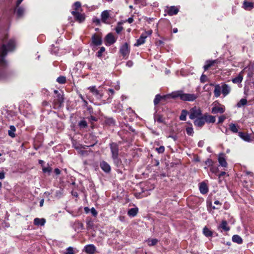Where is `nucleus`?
<instances>
[{
	"instance_id": "obj_63",
	"label": "nucleus",
	"mask_w": 254,
	"mask_h": 254,
	"mask_svg": "<svg viewBox=\"0 0 254 254\" xmlns=\"http://www.w3.org/2000/svg\"><path fill=\"white\" fill-rule=\"evenodd\" d=\"M214 204H216V205H221V203L220 202V201L219 200H215L214 201Z\"/></svg>"
},
{
	"instance_id": "obj_50",
	"label": "nucleus",
	"mask_w": 254,
	"mask_h": 254,
	"mask_svg": "<svg viewBox=\"0 0 254 254\" xmlns=\"http://www.w3.org/2000/svg\"><path fill=\"white\" fill-rule=\"evenodd\" d=\"M226 119V117L225 115L221 116L219 117L218 124L222 123Z\"/></svg>"
},
{
	"instance_id": "obj_1",
	"label": "nucleus",
	"mask_w": 254,
	"mask_h": 254,
	"mask_svg": "<svg viewBox=\"0 0 254 254\" xmlns=\"http://www.w3.org/2000/svg\"><path fill=\"white\" fill-rule=\"evenodd\" d=\"M15 47V42L13 40H10L6 45L3 44L0 47V65L5 64L4 57L7 55L8 51H12Z\"/></svg>"
},
{
	"instance_id": "obj_31",
	"label": "nucleus",
	"mask_w": 254,
	"mask_h": 254,
	"mask_svg": "<svg viewBox=\"0 0 254 254\" xmlns=\"http://www.w3.org/2000/svg\"><path fill=\"white\" fill-rule=\"evenodd\" d=\"M216 62V60L213 61H207L205 63V64L204 65L203 68L205 70L208 69L209 67L212 66L214 63Z\"/></svg>"
},
{
	"instance_id": "obj_62",
	"label": "nucleus",
	"mask_w": 254,
	"mask_h": 254,
	"mask_svg": "<svg viewBox=\"0 0 254 254\" xmlns=\"http://www.w3.org/2000/svg\"><path fill=\"white\" fill-rule=\"evenodd\" d=\"M42 104H43V106H46L48 105L49 103L48 102L45 101L43 102Z\"/></svg>"
},
{
	"instance_id": "obj_46",
	"label": "nucleus",
	"mask_w": 254,
	"mask_h": 254,
	"mask_svg": "<svg viewBox=\"0 0 254 254\" xmlns=\"http://www.w3.org/2000/svg\"><path fill=\"white\" fill-rule=\"evenodd\" d=\"M52 168L50 167H43L42 169V171L44 173H48L50 174L52 171Z\"/></svg>"
},
{
	"instance_id": "obj_42",
	"label": "nucleus",
	"mask_w": 254,
	"mask_h": 254,
	"mask_svg": "<svg viewBox=\"0 0 254 254\" xmlns=\"http://www.w3.org/2000/svg\"><path fill=\"white\" fill-rule=\"evenodd\" d=\"M24 10L22 7H18L16 10V14L18 17L22 16L24 14Z\"/></svg>"
},
{
	"instance_id": "obj_43",
	"label": "nucleus",
	"mask_w": 254,
	"mask_h": 254,
	"mask_svg": "<svg viewBox=\"0 0 254 254\" xmlns=\"http://www.w3.org/2000/svg\"><path fill=\"white\" fill-rule=\"evenodd\" d=\"M57 81L61 84H64L66 82L65 77L64 76H61L58 77L57 79Z\"/></svg>"
},
{
	"instance_id": "obj_55",
	"label": "nucleus",
	"mask_w": 254,
	"mask_h": 254,
	"mask_svg": "<svg viewBox=\"0 0 254 254\" xmlns=\"http://www.w3.org/2000/svg\"><path fill=\"white\" fill-rule=\"evenodd\" d=\"M54 172L55 173V174L57 175H60L61 174V171L58 168H56L55 170H54Z\"/></svg>"
},
{
	"instance_id": "obj_17",
	"label": "nucleus",
	"mask_w": 254,
	"mask_h": 254,
	"mask_svg": "<svg viewBox=\"0 0 254 254\" xmlns=\"http://www.w3.org/2000/svg\"><path fill=\"white\" fill-rule=\"evenodd\" d=\"M222 89V93L224 96L227 95L230 92V87L226 84H223L221 87Z\"/></svg>"
},
{
	"instance_id": "obj_51",
	"label": "nucleus",
	"mask_w": 254,
	"mask_h": 254,
	"mask_svg": "<svg viewBox=\"0 0 254 254\" xmlns=\"http://www.w3.org/2000/svg\"><path fill=\"white\" fill-rule=\"evenodd\" d=\"M123 27L121 25H118L116 28V31L118 34H119L123 30Z\"/></svg>"
},
{
	"instance_id": "obj_14",
	"label": "nucleus",
	"mask_w": 254,
	"mask_h": 254,
	"mask_svg": "<svg viewBox=\"0 0 254 254\" xmlns=\"http://www.w3.org/2000/svg\"><path fill=\"white\" fill-rule=\"evenodd\" d=\"M171 98V96L170 94L161 96L159 94H157L156 95L155 98L154 100V104L155 105H157L161 100H165L166 98Z\"/></svg>"
},
{
	"instance_id": "obj_39",
	"label": "nucleus",
	"mask_w": 254,
	"mask_h": 254,
	"mask_svg": "<svg viewBox=\"0 0 254 254\" xmlns=\"http://www.w3.org/2000/svg\"><path fill=\"white\" fill-rule=\"evenodd\" d=\"M154 120L160 123H164V119L160 115H155L154 116Z\"/></svg>"
},
{
	"instance_id": "obj_52",
	"label": "nucleus",
	"mask_w": 254,
	"mask_h": 254,
	"mask_svg": "<svg viewBox=\"0 0 254 254\" xmlns=\"http://www.w3.org/2000/svg\"><path fill=\"white\" fill-rule=\"evenodd\" d=\"M90 211L91 213L94 216L96 217L97 215L98 212L94 207H92Z\"/></svg>"
},
{
	"instance_id": "obj_35",
	"label": "nucleus",
	"mask_w": 254,
	"mask_h": 254,
	"mask_svg": "<svg viewBox=\"0 0 254 254\" xmlns=\"http://www.w3.org/2000/svg\"><path fill=\"white\" fill-rule=\"evenodd\" d=\"M203 233L206 237H211L213 235V232L206 226L203 229Z\"/></svg>"
},
{
	"instance_id": "obj_4",
	"label": "nucleus",
	"mask_w": 254,
	"mask_h": 254,
	"mask_svg": "<svg viewBox=\"0 0 254 254\" xmlns=\"http://www.w3.org/2000/svg\"><path fill=\"white\" fill-rule=\"evenodd\" d=\"M201 116H202V113L200 108L194 106L190 110L189 118L190 119L194 120Z\"/></svg>"
},
{
	"instance_id": "obj_37",
	"label": "nucleus",
	"mask_w": 254,
	"mask_h": 254,
	"mask_svg": "<svg viewBox=\"0 0 254 254\" xmlns=\"http://www.w3.org/2000/svg\"><path fill=\"white\" fill-rule=\"evenodd\" d=\"M229 128L230 130L234 133L238 132V127L235 124H230Z\"/></svg>"
},
{
	"instance_id": "obj_59",
	"label": "nucleus",
	"mask_w": 254,
	"mask_h": 254,
	"mask_svg": "<svg viewBox=\"0 0 254 254\" xmlns=\"http://www.w3.org/2000/svg\"><path fill=\"white\" fill-rule=\"evenodd\" d=\"M133 21V19L132 18V17H129L128 18V19L127 20V21L129 23H131Z\"/></svg>"
},
{
	"instance_id": "obj_24",
	"label": "nucleus",
	"mask_w": 254,
	"mask_h": 254,
	"mask_svg": "<svg viewBox=\"0 0 254 254\" xmlns=\"http://www.w3.org/2000/svg\"><path fill=\"white\" fill-rule=\"evenodd\" d=\"M107 42L111 44H114L116 42V39L114 38V35L112 33H109L106 37Z\"/></svg>"
},
{
	"instance_id": "obj_34",
	"label": "nucleus",
	"mask_w": 254,
	"mask_h": 254,
	"mask_svg": "<svg viewBox=\"0 0 254 254\" xmlns=\"http://www.w3.org/2000/svg\"><path fill=\"white\" fill-rule=\"evenodd\" d=\"M112 158L113 160L114 164L118 167L120 166L122 163L121 159L119 158V156H112Z\"/></svg>"
},
{
	"instance_id": "obj_36",
	"label": "nucleus",
	"mask_w": 254,
	"mask_h": 254,
	"mask_svg": "<svg viewBox=\"0 0 254 254\" xmlns=\"http://www.w3.org/2000/svg\"><path fill=\"white\" fill-rule=\"evenodd\" d=\"M158 242V240L157 239H148L146 240L147 244L149 246H155Z\"/></svg>"
},
{
	"instance_id": "obj_28",
	"label": "nucleus",
	"mask_w": 254,
	"mask_h": 254,
	"mask_svg": "<svg viewBox=\"0 0 254 254\" xmlns=\"http://www.w3.org/2000/svg\"><path fill=\"white\" fill-rule=\"evenodd\" d=\"M109 17V13L108 11L104 10L102 12L101 19L103 22L106 23V21L108 19Z\"/></svg>"
},
{
	"instance_id": "obj_64",
	"label": "nucleus",
	"mask_w": 254,
	"mask_h": 254,
	"mask_svg": "<svg viewBox=\"0 0 254 254\" xmlns=\"http://www.w3.org/2000/svg\"><path fill=\"white\" fill-rule=\"evenodd\" d=\"M84 210L86 213H88L89 212V208L87 207L84 208Z\"/></svg>"
},
{
	"instance_id": "obj_15",
	"label": "nucleus",
	"mask_w": 254,
	"mask_h": 254,
	"mask_svg": "<svg viewBox=\"0 0 254 254\" xmlns=\"http://www.w3.org/2000/svg\"><path fill=\"white\" fill-rule=\"evenodd\" d=\"M100 166L106 173H109L111 171V168L110 165L105 161L100 162Z\"/></svg>"
},
{
	"instance_id": "obj_53",
	"label": "nucleus",
	"mask_w": 254,
	"mask_h": 254,
	"mask_svg": "<svg viewBox=\"0 0 254 254\" xmlns=\"http://www.w3.org/2000/svg\"><path fill=\"white\" fill-rule=\"evenodd\" d=\"M206 79H207V76L205 75L202 74L200 77V81L202 83H204L205 82H206Z\"/></svg>"
},
{
	"instance_id": "obj_45",
	"label": "nucleus",
	"mask_w": 254,
	"mask_h": 254,
	"mask_svg": "<svg viewBox=\"0 0 254 254\" xmlns=\"http://www.w3.org/2000/svg\"><path fill=\"white\" fill-rule=\"evenodd\" d=\"M186 132L189 135H192L194 132L193 128L192 127H187Z\"/></svg>"
},
{
	"instance_id": "obj_58",
	"label": "nucleus",
	"mask_w": 254,
	"mask_h": 254,
	"mask_svg": "<svg viewBox=\"0 0 254 254\" xmlns=\"http://www.w3.org/2000/svg\"><path fill=\"white\" fill-rule=\"evenodd\" d=\"M133 64V63L131 61H128L127 63V65L129 67H130Z\"/></svg>"
},
{
	"instance_id": "obj_2",
	"label": "nucleus",
	"mask_w": 254,
	"mask_h": 254,
	"mask_svg": "<svg viewBox=\"0 0 254 254\" xmlns=\"http://www.w3.org/2000/svg\"><path fill=\"white\" fill-rule=\"evenodd\" d=\"M172 98L179 97L181 100L185 101L192 102L197 97L198 95L195 94L184 93L183 91L179 90L170 94Z\"/></svg>"
},
{
	"instance_id": "obj_13",
	"label": "nucleus",
	"mask_w": 254,
	"mask_h": 254,
	"mask_svg": "<svg viewBox=\"0 0 254 254\" xmlns=\"http://www.w3.org/2000/svg\"><path fill=\"white\" fill-rule=\"evenodd\" d=\"M225 155L224 153H220L218 156V162L220 166L223 167H227L228 164L225 158Z\"/></svg>"
},
{
	"instance_id": "obj_54",
	"label": "nucleus",
	"mask_w": 254,
	"mask_h": 254,
	"mask_svg": "<svg viewBox=\"0 0 254 254\" xmlns=\"http://www.w3.org/2000/svg\"><path fill=\"white\" fill-rule=\"evenodd\" d=\"M74 6L75 7V9L77 10L81 6V3L79 1H76L74 3Z\"/></svg>"
},
{
	"instance_id": "obj_12",
	"label": "nucleus",
	"mask_w": 254,
	"mask_h": 254,
	"mask_svg": "<svg viewBox=\"0 0 254 254\" xmlns=\"http://www.w3.org/2000/svg\"><path fill=\"white\" fill-rule=\"evenodd\" d=\"M84 251L88 254H94L96 251V248L93 244L88 245L85 246Z\"/></svg>"
},
{
	"instance_id": "obj_19",
	"label": "nucleus",
	"mask_w": 254,
	"mask_h": 254,
	"mask_svg": "<svg viewBox=\"0 0 254 254\" xmlns=\"http://www.w3.org/2000/svg\"><path fill=\"white\" fill-rule=\"evenodd\" d=\"M243 8L247 10H250L254 7V4L253 2L245 0L243 3Z\"/></svg>"
},
{
	"instance_id": "obj_3",
	"label": "nucleus",
	"mask_w": 254,
	"mask_h": 254,
	"mask_svg": "<svg viewBox=\"0 0 254 254\" xmlns=\"http://www.w3.org/2000/svg\"><path fill=\"white\" fill-rule=\"evenodd\" d=\"M54 92L56 94V96L55 97V99L54 100V105L55 106L54 108H59L63 105L64 102L63 94L60 93L57 90H55Z\"/></svg>"
},
{
	"instance_id": "obj_20",
	"label": "nucleus",
	"mask_w": 254,
	"mask_h": 254,
	"mask_svg": "<svg viewBox=\"0 0 254 254\" xmlns=\"http://www.w3.org/2000/svg\"><path fill=\"white\" fill-rule=\"evenodd\" d=\"M218 229H222L224 231H229L230 229V227L228 226L227 221L225 220H222L220 225L218 226Z\"/></svg>"
},
{
	"instance_id": "obj_48",
	"label": "nucleus",
	"mask_w": 254,
	"mask_h": 254,
	"mask_svg": "<svg viewBox=\"0 0 254 254\" xmlns=\"http://www.w3.org/2000/svg\"><path fill=\"white\" fill-rule=\"evenodd\" d=\"M155 150L158 153H163L165 151V147L164 146H160L159 147L156 148Z\"/></svg>"
},
{
	"instance_id": "obj_56",
	"label": "nucleus",
	"mask_w": 254,
	"mask_h": 254,
	"mask_svg": "<svg viewBox=\"0 0 254 254\" xmlns=\"http://www.w3.org/2000/svg\"><path fill=\"white\" fill-rule=\"evenodd\" d=\"M206 164L209 165H212V161L211 159H208L206 162Z\"/></svg>"
},
{
	"instance_id": "obj_49",
	"label": "nucleus",
	"mask_w": 254,
	"mask_h": 254,
	"mask_svg": "<svg viewBox=\"0 0 254 254\" xmlns=\"http://www.w3.org/2000/svg\"><path fill=\"white\" fill-rule=\"evenodd\" d=\"M105 51V48L103 47H101L100 49V50L97 52V56L98 57H101L102 56V54L103 52H104Z\"/></svg>"
},
{
	"instance_id": "obj_25",
	"label": "nucleus",
	"mask_w": 254,
	"mask_h": 254,
	"mask_svg": "<svg viewBox=\"0 0 254 254\" xmlns=\"http://www.w3.org/2000/svg\"><path fill=\"white\" fill-rule=\"evenodd\" d=\"M179 12V9L175 6H171L168 10V14L169 15H173L177 14Z\"/></svg>"
},
{
	"instance_id": "obj_10",
	"label": "nucleus",
	"mask_w": 254,
	"mask_h": 254,
	"mask_svg": "<svg viewBox=\"0 0 254 254\" xmlns=\"http://www.w3.org/2000/svg\"><path fill=\"white\" fill-rule=\"evenodd\" d=\"M71 13L74 16L75 20L80 23L83 22L85 19V16L83 14H81L76 11H72Z\"/></svg>"
},
{
	"instance_id": "obj_60",
	"label": "nucleus",
	"mask_w": 254,
	"mask_h": 254,
	"mask_svg": "<svg viewBox=\"0 0 254 254\" xmlns=\"http://www.w3.org/2000/svg\"><path fill=\"white\" fill-rule=\"evenodd\" d=\"M226 174L225 172H222L221 173L218 175L219 178H221V177L223 176Z\"/></svg>"
},
{
	"instance_id": "obj_23",
	"label": "nucleus",
	"mask_w": 254,
	"mask_h": 254,
	"mask_svg": "<svg viewBox=\"0 0 254 254\" xmlns=\"http://www.w3.org/2000/svg\"><path fill=\"white\" fill-rule=\"evenodd\" d=\"M203 117L206 123H214L215 122L216 119L214 116L205 114L203 115Z\"/></svg>"
},
{
	"instance_id": "obj_47",
	"label": "nucleus",
	"mask_w": 254,
	"mask_h": 254,
	"mask_svg": "<svg viewBox=\"0 0 254 254\" xmlns=\"http://www.w3.org/2000/svg\"><path fill=\"white\" fill-rule=\"evenodd\" d=\"M210 170L212 173L215 174H216L219 171V169L217 167L213 166L212 165L211 166Z\"/></svg>"
},
{
	"instance_id": "obj_30",
	"label": "nucleus",
	"mask_w": 254,
	"mask_h": 254,
	"mask_svg": "<svg viewBox=\"0 0 254 254\" xmlns=\"http://www.w3.org/2000/svg\"><path fill=\"white\" fill-rule=\"evenodd\" d=\"M232 241L239 244H241L243 243V239L238 235H235L232 237Z\"/></svg>"
},
{
	"instance_id": "obj_16",
	"label": "nucleus",
	"mask_w": 254,
	"mask_h": 254,
	"mask_svg": "<svg viewBox=\"0 0 254 254\" xmlns=\"http://www.w3.org/2000/svg\"><path fill=\"white\" fill-rule=\"evenodd\" d=\"M243 79V71H241L239 74L235 78L232 79L233 83L239 84L241 83Z\"/></svg>"
},
{
	"instance_id": "obj_33",
	"label": "nucleus",
	"mask_w": 254,
	"mask_h": 254,
	"mask_svg": "<svg viewBox=\"0 0 254 254\" xmlns=\"http://www.w3.org/2000/svg\"><path fill=\"white\" fill-rule=\"evenodd\" d=\"M188 114H189V112H188L186 110H183L179 117L180 120L181 121H186L187 119V116Z\"/></svg>"
},
{
	"instance_id": "obj_8",
	"label": "nucleus",
	"mask_w": 254,
	"mask_h": 254,
	"mask_svg": "<svg viewBox=\"0 0 254 254\" xmlns=\"http://www.w3.org/2000/svg\"><path fill=\"white\" fill-rule=\"evenodd\" d=\"M129 48L127 43H125L120 48V52L124 57L128 56L129 53Z\"/></svg>"
},
{
	"instance_id": "obj_7",
	"label": "nucleus",
	"mask_w": 254,
	"mask_h": 254,
	"mask_svg": "<svg viewBox=\"0 0 254 254\" xmlns=\"http://www.w3.org/2000/svg\"><path fill=\"white\" fill-rule=\"evenodd\" d=\"M111 152L112 156H119V146L115 142H112L109 145Z\"/></svg>"
},
{
	"instance_id": "obj_18",
	"label": "nucleus",
	"mask_w": 254,
	"mask_h": 254,
	"mask_svg": "<svg viewBox=\"0 0 254 254\" xmlns=\"http://www.w3.org/2000/svg\"><path fill=\"white\" fill-rule=\"evenodd\" d=\"M238 134H239V136L244 141H247V142L251 141V137H250V135L248 133H245L243 132H239Z\"/></svg>"
},
{
	"instance_id": "obj_27",
	"label": "nucleus",
	"mask_w": 254,
	"mask_h": 254,
	"mask_svg": "<svg viewBox=\"0 0 254 254\" xmlns=\"http://www.w3.org/2000/svg\"><path fill=\"white\" fill-rule=\"evenodd\" d=\"M16 131V128L14 126H10L9 127V129L8 131V135L11 137L14 138L15 137V132Z\"/></svg>"
},
{
	"instance_id": "obj_44",
	"label": "nucleus",
	"mask_w": 254,
	"mask_h": 254,
	"mask_svg": "<svg viewBox=\"0 0 254 254\" xmlns=\"http://www.w3.org/2000/svg\"><path fill=\"white\" fill-rule=\"evenodd\" d=\"M64 254H75V253L74 252L73 248L71 247H69L66 249V252Z\"/></svg>"
},
{
	"instance_id": "obj_6",
	"label": "nucleus",
	"mask_w": 254,
	"mask_h": 254,
	"mask_svg": "<svg viewBox=\"0 0 254 254\" xmlns=\"http://www.w3.org/2000/svg\"><path fill=\"white\" fill-rule=\"evenodd\" d=\"M152 33L151 31H148L143 33L140 38L136 41V43L134 44L135 46H139L145 43V39L148 36L150 35Z\"/></svg>"
},
{
	"instance_id": "obj_32",
	"label": "nucleus",
	"mask_w": 254,
	"mask_h": 254,
	"mask_svg": "<svg viewBox=\"0 0 254 254\" xmlns=\"http://www.w3.org/2000/svg\"><path fill=\"white\" fill-rule=\"evenodd\" d=\"M138 210V208L136 207L131 208L128 211L127 214L129 216L134 217L136 215Z\"/></svg>"
},
{
	"instance_id": "obj_26",
	"label": "nucleus",
	"mask_w": 254,
	"mask_h": 254,
	"mask_svg": "<svg viewBox=\"0 0 254 254\" xmlns=\"http://www.w3.org/2000/svg\"><path fill=\"white\" fill-rule=\"evenodd\" d=\"M199 190L202 194L206 193L208 191V187L206 184L204 183H201L199 186Z\"/></svg>"
},
{
	"instance_id": "obj_11",
	"label": "nucleus",
	"mask_w": 254,
	"mask_h": 254,
	"mask_svg": "<svg viewBox=\"0 0 254 254\" xmlns=\"http://www.w3.org/2000/svg\"><path fill=\"white\" fill-rule=\"evenodd\" d=\"M90 91L98 99H100L102 97V94L100 93L95 86H90L88 88Z\"/></svg>"
},
{
	"instance_id": "obj_41",
	"label": "nucleus",
	"mask_w": 254,
	"mask_h": 254,
	"mask_svg": "<svg viewBox=\"0 0 254 254\" xmlns=\"http://www.w3.org/2000/svg\"><path fill=\"white\" fill-rule=\"evenodd\" d=\"M78 126L80 128H84L87 127V123L85 120H81L78 123Z\"/></svg>"
},
{
	"instance_id": "obj_38",
	"label": "nucleus",
	"mask_w": 254,
	"mask_h": 254,
	"mask_svg": "<svg viewBox=\"0 0 254 254\" xmlns=\"http://www.w3.org/2000/svg\"><path fill=\"white\" fill-rule=\"evenodd\" d=\"M247 104V100L246 99H241L239 102L237 104L238 108H241L242 106L246 105Z\"/></svg>"
},
{
	"instance_id": "obj_21",
	"label": "nucleus",
	"mask_w": 254,
	"mask_h": 254,
	"mask_svg": "<svg viewBox=\"0 0 254 254\" xmlns=\"http://www.w3.org/2000/svg\"><path fill=\"white\" fill-rule=\"evenodd\" d=\"M92 42L96 46L100 45L102 44L101 38L96 35H94L92 37Z\"/></svg>"
},
{
	"instance_id": "obj_57",
	"label": "nucleus",
	"mask_w": 254,
	"mask_h": 254,
	"mask_svg": "<svg viewBox=\"0 0 254 254\" xmlns=\"http://www.w3.org/2000/svg\"><path fill=\"white\" fill-rule=\"evenodd\" d=\"M5 175L3 172H0V179L2 180L4 178Z\"/></svg>"
},
{
	"instance_id": "obj_22",
	"label": "nucleus",
	"mask_w": 254,
	"mask_h": 254,
	"mask_svg": "<svg viewBox=\"0 0 254 254\" xmlns=\"http://www.w3.org/2000/svg\"><path fill=\"white\" fill-rule=\"evenodd\" d=\"M46 223V220L44 218H36L34 220V224L37 226H44Z\"/></svg>"
},
{
	"instance_id": "obj_9",
	"label": "nucleus",
	"mask_w": 254,
	"mask_h": 254,
	"mask_svg": "<svg viewBox=\"0 0 254 254\" xmlns=\"http://www.w3.org/2000/svg\"><path fill=\"white\" fill-rule=\"evenodd\" d=\"M193 123L194 126L199 127H202L205 123V120L203 115L194 119Z\"/></svg>"
},
{
	"instance_id": "obj_61",
	"label": "nucleus",
	"mask_w": 254,
	"mask_h": 254,
	"mask_svg": "<svg viewBox=\"0 0 254 254\" xmlns=\"http://www.w3.org/2000/svg\"><path fill=\"white\" fill-rule=\"evenodd\" d=\"M23 0H17L16 2V6L18 7L19 5L21 3Z\"/></svg>"
},
{
	"instance_id": "obj_40",
	"label": "nucleus",
	"mask_w": 254,
	"mask_h": 254,
	"mask_svg": "<svg viewBox=\"0 0 254 254\" xmlns=\"http://www.w3.org/2000/svg\"><path fill=\"white\" fill-rule=\"evenodd\" d=\"M105 122L106 124H107L109 126H112V125H114L115 124V121L112 118H106L105 121Z\"/></svg>"
},
{
	"instance_id": "obj_5",
	"label": "nucleus",
	"mask_w": 254,
	"mask_h": 254,
	"mask_svg": "<svg viewBox=\"0 0 254 254\" xmlns=\"http://www.w3.org/2000/svg\"><path fill=\"white\" fill-rule=\"evenodd\" d=\"M225 111V107L218 103H213L211 113L214 114L220 113L222 114Z\"/></svg>"
},
{
	"instance_id": "obj_29",
	"label": "nucleus",
	"mask_w": 254,
	"mask_h": 254,
	"mask_svg": "<svg viewBox=\"0 0 254 254\" xmlns=\"http://www.w3.org/2000/svg\"><path fill=\"white\" fill-rule=\"evenodd\" d=\"M221 88L219 84L215 85V89L214 90V95L216 97H219L221 95Z\"/></svg>"
}]
</instances>
